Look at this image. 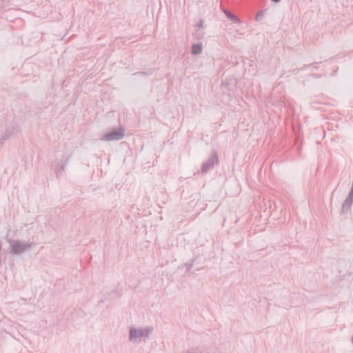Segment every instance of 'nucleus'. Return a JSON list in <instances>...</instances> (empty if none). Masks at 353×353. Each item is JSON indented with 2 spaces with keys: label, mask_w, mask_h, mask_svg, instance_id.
Here are the masks:
<instances>
[{
  "label": "nucleus",
  "mask_w": 353,
  "mask_h": 353,
  "mask_svg": "<svg viewBox=\"0 0 353 353\" xmlns=\"http://www.w3.org/2000/svg\"><path fill=\"white\" fill-rule=\"evenodd\" d=\"M202 45L201 43H194L192 46L191 52L193 55H197L202 52Z\"/></svg>",
  "instance_id": "6e6552de"
},
{
  "label": "nucleus",
  "mask_w": 353,
  "mask_h": 353,
  "mask_svg": "<svg viewBox=\"0 0 353 353\" xmlns=\"http://www.w3.org/2000/svg\"><path fill=\"white\" fill-rule=\"evenodd\" d=\"M153 330V327L150 325L132 326L129 329V341L133 343L145 341L152 335Z\"/></svg>",
  "instance_id": "f257e3e1"
},
{
  "label": "nucleus",
  "mask_w": 353,
  "mask_h": 353,
  "mask_svg": "<svg viewBox=\"0 0 353 353\" xmlns=\"http://www.w3.org/2000/svg\"><path fill=\"white\" fill-rule=\"evenodd\" d=\"M125 131L124 128L119 127L102 134L99 139L102 141H114L121 140L125 137Z\"/></svg>",
  "instance_id": "7ed1b4c3"
},
{
  "label": "nucleus",
  "mask_w": 353,
  "mask_h": 353,
  "mask_svg": "<svg viewBox=\"0 0 353 353\" xmlns=\"http://www.w3.org/2000/svg\"><path fill=\"white\" fill-rule=\"evenodd\" d=\"M10 253L15 255L21 254L31 250L34 243L19 239H10L8 240Z\"/></svg>",
  "instance_id": "f03ea898"
},
{
  "label": "nucleus",
  "mask_w": 353,
  "mask_h": 353,
  "mask_svg": "<svg viewBox=\"0 0 353 353\" xmlns=\"http://www.w3.org/2000/svg\"><path fill=\"white\" fill-rule=\"evenodd\" d=\"M353 204V190H350L347 198L345 199L341 206V213L348 212Z\"/></svg>",
  "instance_id": "20e7f679"
},
{
  "label": "nucleus",
  "mask_w": 353,
  "mask_h": 353,
  "mask_svg": "<svg viewBox=\"0 0 353 353\" xmlns=\"http://www.w3.org/2000/svg\"><path fill=\"white\" fill-rule=\"evenodd\" d=\"M188 353H202V352H201L199 350H192V351L188 352Z\"/></svg>",
  "instance_id": "1a4fd4ad"
},
{
  "label": "nucleus",
  "mask_w": 353,
  "mask_h": 353,
  "mask_svg": "<svg viewBox=\"0 0 353 353\" xmlns=\"http://www.w3.org/2000/svg\"><path fill=\"white\" fill-rule=\"evenodd\" d=\"M218 162V157L216 154H212L205 163H203L201 171L203 173L210 170L215 163Z\"/></svg>",
  "instance_id": "39448f33"
},
{
  "label": "nucleus",
  "mask_w": 353,
  "mask_h": 353,
  "mask_svg": "<svg viewBox=\"0 0 353 353\" xmlns=\"http://www.w3.org/2000/svg\"><path fill=\"white\" fill-rule=\"evenodd\" d=\"M66 165V161L64 162H56L54 165V169L56 172V174L58 176L61 174Z\"/></svg>",
  "instance_id": "0eeeda50"
},
{
  "label": "nucleus",
  "mask_w": 353,
  "mask_h": 353,
  "mask_svg": "<svg viewBox=\"0 0 353 353\" xmlns=\"http://www.w3.org/2000/svg\"><path fill=\"white\" fill-rule=\"evenodd\" d=\"M272 1H274V2H279L280 0H272Z\"/></svg>",
  "instance_id": "9d476101"
},
{
  "label": "nucleus",
  "mask_w": 353,
  "mask_h": 353,
  "mask_svg": "<svg viewBox=\"0 0 353 353\" xmlns=\"http://www.w3.org/2000/svg\"><path fill=\"white\" fill-rule=\"evenodd\" d=\"M352 343H353V336L352 337Z\"/></svg>",
  "instance_id": "9b49d317"
},
{
  "label": "nucleus",
  "mask_w": 353,
  "mask_h": 353,
  "mask_svg": "<svg viewBox=\"0 0 353 353\" xmlns=\"http://www.w3.org/2000/svg\"><path fill=\"white\" fill-rule=\"evenodd\" d=\"M222 11L224 12L228 21L231 22L230 25L239 24L241 23L240 19L230 11L225 9H222Z\"/></svg>",
  "instance_id": "423d86ee"
}]
</instances>
